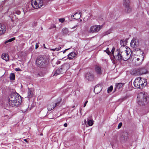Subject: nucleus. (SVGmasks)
Wrapping results in <instances>:
<instances>
[{"label": "nucleus", "mask_w": 149, "mask_h": 149, "mask_svg": "<svg viewBox=\"0 0 149 149\" xmlns=\"http://www.w3.org/2000/svg\"><path fill=\"white\" fill-rule=\"evenodd\" d=\"M95 70L97 74L98 75H101L103 72L100 66L96 65L95 66Z\"/></svg>", "instance_id": "15"}, {"label": "nucleus", "mask_w": 149, "mask_h": 149, "mask_svg": "<svg viewBox=\"0 0 149 149\" xmlns=\"http://www.w3.org/2000/svg\"><path fill=\"white\" fill-rule=\"evenodd\" d=\"M84 121L85 123H86V120H84Z\"/></svg>", "instance_id": "53"}, {"label": "nucleus", "mask_w": 149, "mask_h": 149, "mask_svg": "<svg viewBox=\"0 0 149 149\" xmlns=\"http://www.w3.org/2000/svg\"><path fill=\"white\" fill-rule=\"evenodd\" d=\"M133 84L134 86L137 88H142L147 85L146 80L140 77L136 79Z\"/></svg>", "instance_id": "2"}, {"label": "nucleus", "mask_w": 149, "mask_h": 149, "mask_svg": "<svg viewBox=\"0 0 149 149\" xmlns=\"http://www.w3.org/2000/svg\"><path fill=\"white\" fill-rule=\"evenodd\" d=\"M51 26H52V28H56V26L55 25H53Z\"/></svg>", "instance_id": "43"}, {"label": "nucleus", "mask_w": 149, "mask_h": 149, "mask_svg": "<svg viewBox=\"0 0 149 149\" xmlns=\"http://www.w3.org/2000/svg\"><path fill=\"white\" fill-rule=\"evenodd\" d=\"M76 55L75 52H71L68 55V58L69 59H72L74 58L75 57Z\"/></svg>", "instance_id": "18"}, {"label": "nucleus", "mask_w": 149, "mask_h": 149, "mask_svg": "<svg viewBox=\"0 0 149 149\" xmlns=\"http://www.w3.org/2000/svg\"><path fill=\"white\" fill-rule=\"evenodd\" d=\"M131 73L132 75L135 76L140 75L139 69H133L131 71Z\"/></svg>", "instance_id": "17"}, {"label": "nucleus", "mask_w": 149, "mask_h": 149, "mask_svg": "<svg viewBox=\"0 0 149 149\" xmlns=\"http://www.w3.org/2000/svg\"><path fill=\"white\" fill-rule=\"evenodd\" d=\"M9 104L13 107H17L22 102L21 96L17 93H13L8 97Z\"/></svg>", "instance_id": "1"}, {"label": "nucleus", "mask_w": 149, "mask_h": 149, "mask_svg": "<svg viewBox=\"0 0 149 149\" xmlns=\"http://www.w3.org/2000/svg\"><path fill=\"white\" fill-rule=\"evenodd\" d=\"M70 49V48H68V49H65V50H64V51H63V53L64 54V53L65 52H66V51H67V50H68L69 49Z\"/></svg>", "instance_id": "44"}, {"label": "nucleus", "mask_w": 149, "mask_h": 149, "mask_svg": "<svg viewBox=\"0 0 149 149\" xmlns=\"http://www.w3.org/2000/svg\"><path fill=\"white\" fill-rule=\"evenodd\" d=\"M120 44L122 46H124L125 44V42L122 40H121L120 41Z\"/></svg>", "instance_id": "34"}, {"label": "nucleus", "mask_w": 149, "mask_h": 149, "mask_svg": "<svg viewBox=\"0 0 149 149\" xmlns=\"http://www.w3.org/2000/svg\"><path fill=\"white\" fill-rule=\"evenodd\" d=\"M11 20H12V22H13V19H11Z\"/></svg>", "instance_id": "51"}, {"label": "nucleus", "mask_w": 149, "mask_h": 149, "mask_svg": "<svg viewBox=\"0 0 149 149\" xmlns=\"http://www.w3.org/2000/svg\"><path fill=\"white\" fill-rule=\"evenodd\" d=\"M67 123H65L64 124V126L65 127H66L67 126Z\"/></svg>", "instance_id": "46"}, {"label": "nucleus", "mask_w": 149, "mask_h": 149, "mask_svg": "<svg viewBox=\"0 0 149 149\" xmlns=\"http://www.w3.org/2000/svg\"><path fill=\"white\" fill-rule=\"evenodd\" d=\"M111 29H110L108 30L107 31L104 32L102 34V35L103 36H105L106 35H107L109 34H110L111 32Z\"/></svg>", "instance_id": "26"}, {"label": "nucleus", "mask_w": 149, "mask_h": 149, "mask_svg": "<svg viewBox=\"0 0 149 149\" xmlns=\"http://www.w3.org/2000/svg\"><path fill=\"white\" fill-rule=\"evenodd\" d=\"M70 67V65L69 63H65L54 72L53 75L57 76L61 74L64 73Z\"/></svg>", "instance_id": "3"}, {"label": "nucleus", "mask_w": 149, "mask_h": 149, "mask_svg": "<svg viewBox=\"0 0 149 149\" xmlns=\"http://www.w3.org/2000/svg\"><path fill=\"white\" fill-rule=\"evenodd\" d=\"M123 4L126 13H129L131 12L132 8L130 6V0H123Z\"/></svg>", "instance_id": "8"}, {"label": "nucleus", "mask_w": 149, "mask_h": 149, "mask_svg": "<svg viewBox=\"0 0 149 149\" xmlns=\"http://www.w3.org/2000/svg\"><path fill=\"white\" fill-rule=\"evenodd\" d=\"M36 65L39 67L42 68L47 65L45 59L43 57H39L37 58L36 61Z\"/></svg>", "instance_id": "5"}, {"label": "nucleus", "mask_w": 149, "mask_h": 149, "mask_svg": "<svg viewBox=\"0 0 149 149\" xmlns=\"http://www.w3.org/2000/svg\"><path fill=\"white\" fill-rule=\"evenodd\" d=\"M129 139L128 133L126 132H122L120 137V140L122 143H124L127 141Z\"/></svg>", "instance_id": "9"}, {"label": "nucleus", "mask_w": 149, "mask_h": 149, "mask_svg": "<svg viewBox=\"0 0 149 149\" xmlns=\"http://www.w3.org/2000/svg\"><path fill=\"white\" fill-rule=\"evenodd\" d=\"M102 27L100 25H94L91 26L89 30V32L91 33H96L99 31Z\"/></svg>", "instance_id": "10"}, {"label": "nucleus", "mask_w": 149, "mask_h": 149, "mask_svg": "<svg viewBox=\"0 0 149 149\" xmlns=\"http://www.w3.org/2000/svg\"><path fill=\"white\" fill-rule=\"evenodd\" d=\"M40 135H43L42 134H41Z\"/></svg>", "instance_id": "54"}, {"label": "nucleus", "mask_w": 149, "mask_h": 149, "mask_svg": "<svg viewBox=\"0 0 149 149\" xmlns=\"http://www.w3.org/2000/svg\"><path fill=\"white\" fill-rule=\"evenodd\" d=\"M61 47H58L56 48L55 49H50L53 51H54L55 50L59 51L61 49Z\"/></svg>", "instance_id": "32"}, {"label": "nucleus", "mask_w": 149, "mask_h": 149, "mask_svg": "<svg viewBox=\"0 0 149 149\" xmlns=\"http://www.w3.org/2000/svg\"><path fill=\"white\" fill-rule=\"evenodd\" d=\"M85 77L87 80L89 81H92L94 79L93 74L91 72H87L86 74Z\"/></svg>", "instance_id": "13"}, {"label": "nucleus", "mask_w": 149, "mask_h": 149, "mask_svg": "<svg viewBox=\"0 0 149 149\" xmlns=\"http://www.w3.org/2000/svg\"><path fill=\"white\" fill-rule=\"evenodd\" d=\"M37 22H36L34 21L32 23V25L33 27H34L37 25Z\"/></svg>", "instance_id": "35"}, {"label": "nucleus", "mask_w": 149, "mask_h": 149, "mask_svg": "<svg viewBox=\"0 0 149 149\" xmlns=\"http://www.w3.org/2000/svg\"><path fill=\"white\" fill-rule=\"evenodd\" d=\"M111 29H110L108 30L107 31L104 32L102 34V35L103 36H105L106 35H107L109 34H110L111 32Z\"/></svg>", "instance_id": "27"}, {"label": "nucleus", "mask_w": 149, "mask_h": 149, "mask_svg": "<svg viewBox=\"0 0 149 149\" xmlns=\"http://www.w3.org/2000/svg\"><path fill=\"white\" fill-rule=\"evenodd\" d=\"M6 30V26L3 24H0V36L4 33Z\"/></svg>", "instance_id": "14"}, {"label": "nucleus", "mask_w": 149, "mask_h": 149, "mask_svg": "<svg viewBox=\"0 0 149 149\" xmlns=\"http://www.w3.org/2000/svg\"><path fill=\"white\" fill-rule=\"evenodd\" d=\"M81 15L80 12L79 13H77L74 15L73 17H74V19H77L80 18Z\"/></svg>", "instance_id": "22"}, {"label": "nucleus", "mask_w": 149, "mask_h": 149, "mask_svg": "<svg viewBox=\"0 0 149 149\" xmlns=\"http://www.w3.org/2000/svg\"><path fill=\"white\" fill-rule=\"evenodd\" d=\"M139 97L140 99L138 102L139 105L143 106L147 103V96L146 93H141L139 95Z\"/></svg>", "instance_id": "6"}, {"label": "nucleus", "mask_w": 149, "mask_h": 149, "mask_svg": "<svg viewBox=\"0 0 149 149\" xmlns=\"http://www.w3.org/2000/svg\"><path fill=\"white\" fill-rule=\"evenodd\" d=\"M122 123H119L118 125V129H120V128L122 126Z\"/></svg>", "instance_id": "38"}, {"label": "nucleus", "mask_w": 149, "mask_h": 149, "mask_svg": "<svg viewBox=\"0 0 149 149\" xmlns=\"http://www.w3.org/2000/svg\"><path fill=\"white\" fill-rule=\"evenodd\" d=\"M10 79L11 80H14L15 79V75L14 73H12L10 75Z\"/></svg>", "instance_id": "28"}, {"label": "nucleus", "mask_w": 149, "mask_h": 149, "mask_svg": "<svg viewBox=\"0 0 149 149\" xmlns=\"http://www.w3.org/2000/svg\"><path fill=\"white\" fill-rule=\"evenodd\" d=\"M88 101L87 100H86L85 101L84 105V107H85V106H86V104H87V103H88Z\"/></svg>", "instance_id": "40"}, {"label": "nucleus", "mask_w": 149, "mask_h": 149, "mask_svg": "<svg viewBox=\"0 0 149 149\" xmlns=\"http://www.w3.org/2000/svg\"><path fill=\"white\" fill-rule=\"evenodd\" d=\"M98 88V86H96L94 89V92H95L96 93H98V92H95V91L97 90Z\"/></svg>", "instance_id": "37"}, {"label": "nucleus", "mask_w": 149, "mask_h": 149, "mask_svg": "<svg viewBox=\"0 0 149 149\" xmlns=\"http://www.w3.org/2000/svg\"><path fill=\"white\" fill-rule=\"evenodd\" d=\"M31 4L35 9L40 8L43 5V0H32Z\"/></svg>", "instance_id": "7"}, {"label": "nucleus", "mask_w": 149, "mask_h": 149, "mask_svg": "<svg viewBox=\"0 0 149 149\" xmlns=\"http://www.w3.org/2000/svg\"><path fill=\"white\" fill-rule=\"evenodd\" d=\"M93 121L88 119V124L89 126H92L93 124Z\"/></svg>", "instance_id": "30"}, {"label": "nucleus", "mask_w": 149, "mask_h": 149, "mask_svg": "<svg viewBox=\"0 0 149 149\" xmlns=\"http://www.w3.org/2000/svg\"><path fill=\"white\" fill-rule=\"evenodd\" d=\"M65 19L64 18H60L59 19V21L60 22L63 23L64 22Z\"/></svg>", "instance_id": "36"}, {"label": "nucleus", "mask_w": 149, "mask_h": 149, "mask_svg": "<svg viewBox=\"0 0 149 149\" xmlns=\"http://www.w3.org/2000/svg\"><path fill=\"white\" fill-rule=\"evenodd\" d=\"M20 11L19 10H17L15 11V13L17 15L20 14Z\"/></svg>", "instance_id": "39"}, {"label": "nucleus", "mask_w": 149, "mask_h": 149, "mask_svg": "<svg viewBox=\"0 0 149 149\" xmlns=\"http://www.w3.org/2000/svg\"><path fill=\"white\" fill-rule=\"evenodd\" d=\"M140 60V58H137L136 59V60L137 61H139Z\"/></svg>", "instance_id": "48"}, {"label": "nucleus", "mask_w": 149, "mask_h": 149, "mask_svg": "<svg viewBox=\"0 0 149 149\" xmlns=\"http://www.w3.org/2000/svg\"><path fill=\"white\" fill-rule=\"evenodd\" d=\"M62 31L63 34L65 35H66L69 32L67 28L63 29Z\"/></svg>", "instance_id": "25"}, {"label": "nucleus", "mask_w": 149, "mask_h": 149, "mask_svg": "<svg viewBox=\"0 0 149 149\" xmlns=\"http://www.w3.org/2000/svg\"><path fill=\"white\" fill-rule=\"evenodd\" d=\"M141 56H140V57H141L142 58V60H141V62H139V63H138L137 64V65H139L142 64V63L144 59V53L143 52H141Z\"/></svg>", "instance_id": "23"}, {"label": "nucleus", "mask_w": 149, "mask_h": 149, "mask_svg": "<svg viewBox=\"0 0 149 149\" xmlns=\"http://www.w3.org/2000/svg\"><path fill=\"white\" fill-rule=\"evenodd\" d=\"M38 47V46L37 44H36V49H37Z\"/></svg>", "instance_id": "45"}, {"label": "nucleus", "mask_w": 149, "mask_h": 149, "mask_svg": "<svg viewBox=\"0 0 149 149\" xmlns=\"http://www.w3.org/2000/svg\"><path fill=\"white\" fill-rule=\"evenodd\" d=\"M60 103V102H58L56 103H54L51 102L49 103L47 105V109L48 111H50L54 109L55 107L58 105Z\"/></svg>", "instance_id": "12"}, {"label": "nucleus", "mask_w": 149, "mask_h": 149, "mask_svg": "<svg viewBox=\"0 0 149 149\" xmlns=\"http://www.w3.org/2000/svg\"><path fill=\"white\" fill-rule=\"evenodd\" d=\"M15 70L16 71H21V70L19 68H16L15 69Z\"/></svg>", "instance_id": "41"}, {"label": "nucleus", "mask_w": 149, "mask_h": 149, "mask_svg": "<svg viewBox=\"0 0 149 149\" xmlns=\"http://www.w3.org/2000/svg\"><path fill=\"white\" fill-rule=\"evenodd\" d=\"M124 84V83H120L118 84L116 86V87L115 88V89L116 90L117 89H119L121 88L122 87L123 85Z\"/></svg>", "instance_id": "24"}, {"label": "nucleus", "mask_w": 149, "mask_h": 149, "mask_svg": "<svg viewBox=\"0 0 149 149\" xmlns=\"http://www.w3.org/2000/svg\"><path fill=\"white\" fill-rule=\"evenodd\" d=\"M130 52L126 49L122 51V60L125 61L127 60L130 58Z\"/></svg>", "instance_id": "11"}, {"label": "nucleus", "mask_w": 149, "mask_h": 149, "mask_svg": "<svg viewBox=\"0 0 149 149\" xmlns=\"http://www.w3.org/2000/svg\"><path fill=\"white\" fill-rule=\"evenodd\" d=\"M28 97L29 98L32 97L33 96V91L31 90V89L29 88L28 91Z\"/></svg>", "instance_id": "21"}, {"label": "nucleus", "mask_w": 149, "mask_h": 149, "mask_svg": "<svg viewBox=\"0 0 149 149\" xmlns=\"http://www.w3.org/2000/svg\"><path fill=\"white\" fill-rule=\"evenodd\" d=\"M44 48H46V47L45 46V44H44Z\"/></svg>", "instance_id": "49"}, {"label": "nucleus", "mask_w": 149, "mask_h": 149, "mask_svg": "<svg viewBox=\"0 0 149 149\" xmlns=\"http://www.w3.org/2000/svg\"><path fill=\"white\" fill-rule=\"evenodd\" d=\"M27 109H26V110L25 111H23V112H25L26 110Z\"/></svg>", "instance_id": "52"}, {"label": "nucleus", "mask_w": 149, "mask_h": 149, "mask_svg": "<svg viewBox=\"0 0 149 149\" xmlns=\"http://www.w3.org/2000/svg\"><path fill=\"white\" fill-rule=\"evenodd\" d=\"M113 88V87L112 86H111L110 87H109L108 88L107 90V92L109 93L110 92H111Z\"/></svg>", "instance_id": "33"}, {"label": "nucleus", "mask_w": 149, "mask_h": 149, "mask_svg": "<svg viewBox=\"0 0 149 149\" xmlns=\"http://www.w3.org/2000/svg\"><path fill=\"white\" fill-rule=\"evenodd\" d=\"M74 107H75V106H74L72 107H73V108H74Z\"/></svg>", "instance_id": "55"}, {"label": "nucleus", "mask_w": 149, "mask_h": 149, "mask_svg": "<svg viewBox=\"0 0 149 149\" xmlns=\"http://www.w3.org/2000/svg\"><path fill=\"white\" fill-rule=\"evenodd\" d=\"M109 47H107L106 49L105 50V51L109 55H111L112 54V53L111 51H110V50L109 49Z\"/></svg>", "instance_id": "29"}, {"label": "nucleus", "mask_w": 149, "mask_h": 149, "mask_svg": "<svg viewBox=\"0 0 149 149\" xmlns=\"http://www.w3.org/2000/svg\"><path fill=\"white\" fill-rule=\"evenodd\" d=\"M24 141H25V142H26L28 143V141H27V140L26 139H24Z\"/></svg>", "instance_id": "47"}, {"label": "nucleus", "mask_w": 149, "mask_h": 149, "mask_svg": "<svg viewBox=\"0 0 149 149\" xmlns=\"http://www.w3.org/2000/svg\"><path fill=\"white\" fill-rule=\"evenodd\" d=\"M140 74H145L147 72V70L145 68H139Z\"/></svg>", "instance_id": "20"}, {"label": "nucleus", "mask_w": 149, "mask_h": 149, "mask_svg": "<svg viewBox=\"0 0 149 149\" xmlns=\"http://www.w3.org/2000/svg\"><path fill=\"white\" fill-rule=\"evenodd\" d=\"M73 15H72L71 16V17H73Z\"/></svg>", "instance_id": "50"}, {"label": "nucleus", "mask_w": 149, "mask_h": 149, "mask_svg": "<svg viewBox=\"0 0 149 149\" xmlns=\"http://www.w3.org/2000/svg\"><path fill=\"white\" fill-rule=\"evenodd\" d=\"M115 48L113 47L111 50V52L113 57L116 61H120L122 60V51L120 49H117L115 51Z\"/></svg>", "instance_id": "4"}, {"label": "nucleus", "mask_w": 149, "mask_h": 149, "mask_svg": "<svg viewBox=\"0 0 149 149\" xmlns=\"http://www.w3.org/2000/svg\"><path fill=\"white\" fill-rule=\"evenodd\" d=\"M138 42L136 40H132L130 43L131 46L133 48H136L138 46Z\"/></svg>", "instance_id": "16"}, {"label": "nucleus", "mask_w": 149, "mask_h": 149, "mask_svg": "<svg viewBox=\"0 0 149 149\" xmlns=\"http://www.w3.org/2000/svg\"><path fill=\"white\" fill-rule=\"evenodd\" d=\"M2 58L6 61H8L9 59V56L8 54H2L1 56Z\"/></svg>", "instance_id": "19"}, {"label": "nucleus", "mask_w": 149, "mask_h": 149, "mask_svg": "<svg viewBox=\"0 0 149 149\" xmlns=\"http://www.w3.org/2000/svg\"><path fill=\"white\" fill-rule=\"evenodd\" d=\"M15 38H10V39L6 41H5V43L6 44V43H7L8 42H11L13 41L14 40H15Z\"/></svg>", "instance_id": "31"}, {"label": "nucleus", "mask_w": 149, "mask_h": 149, "mask_svg": "<svg viewBox=\"0 0 149 149\" xmlns=\"http://www.w3.org/2000/svg\"><path fill=\"white\" fill-rule=\"evenodd\" d=\"M15 13L14 12L13 13V14H11V15H10V18H12V16L13 15H14Z\"/></svg>", "instance_id": "42"}]
</instances>
